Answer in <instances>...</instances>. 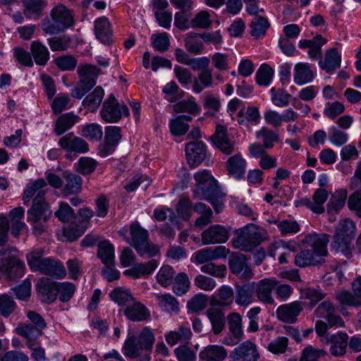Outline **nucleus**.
Masks as SVG:
<instances>
[{"instance_id":"59","label":"nucleus","mask_w":361,"mask_h":361,"mask_svg":"<svg viewBox=\"0 0 361 361\" xmlns=\"http://www.w3.org/2000/svg\"><path fill=\"white\" fill-rule=\"evenodd\" d=\"M76 171L83 176L92 173L96 169L97 162L90 157H81L78 161Z\"/></svg>"},{"instance_id":"31","label":"nucleus","mask_w":361,"mask_h":361,"mask_svg":"<svg viewBox=\"0 0 361 361\" xmlns=\"http://www.w3.org/2000/svg\"><path fill=\"white\" fill-rule=\"evenodd\" d=\"M24 6V15L28 18H39L47 6L46 0H21Z\"/></svg>"},{"instance_id":"45","label":"nucleus","mask_w":361,"mask_h":361,"mask_svg":"<svg viewBox=\"0 0 361 361\" xmlns=\"http://www.w3.org/2000/svg\"><path fill=\"white\" fill-rule=\"evenodd\" d=\"M202 35L195 32H190L185 39V46L187 51L191 54L197 55L204 50Z\"/></svg>"},{"instance_id":"16","label":"nucleus","mask_w":361,"mask_h":361,"mask_svg":"<svg viewBox=\"0 0 361 361\" xmlns=\"http://www.w3.org/2000/svg\"><path fill=\"white\" fill-rule=\"evenodd\" d=\"M228 267L231 273L245 280L253 277V272L247 259L243 254L233 255L229 259Z\"/></svg>"},{"instance_id":"56","label":"nucleus","mask_w":361,"mask_h":361,"mask_svg":"<svg viewBox=\"0 0 361 361\" xmlns=\"http://www.w3.org/2000/svg\"><path fill=\"white\" fill-rule=\"evenodd\" d=\"M336 300L343 305L361 307V300L349 290H342L335 294Z\"/></svg>"},{"instance_id":"27","label":"nucleus","mask_w":361,"mask_h":361,"mask_svg":"<svg viewBox=\"0 0 361 361\" xmlns=\"http://www.w3.org/2000/svg\"><path fill=\"white\" fill-rule=\"evenodd\" d=\"M94 34L97 39L104 44L112 42V30L109 20L106 17H101L94 21Z\"/></svg>"},{"instance_id":"39","label":"nucleus","mask_w":361,"mask_h":361,"mask_svg":"<svg viewBox=\"0 0 361 361\" xmlns=\"http://www.w3.org/2000/svg\"><path fill=\"white\" fill-rule=\"evenodd\" d=\"M246 161L240 154L231 157L227 161V169L229 174L236 178H241L245 172Z\"/></svg>"},{"instance_id":"37","label":"nucleus","mask_w":361,"mask_h":361,"mask_svg":"<svg viewBox=\"0 0 361 361\" xmlns=\"http://www.w3.org/2000/svg\"><path fill=\"white\" fill-rule=\"evenodd\" d=\"M97 257L104 265H114V245L108 240L99 242L98 244Z\"/></svg>"},{"instance_id":"30","label":"nucleus","mask_w":361,"mask_h":361,"mask_svg":"<svg viewBox=\"0 0 361 361\" xmlns=\"http://www.w3.org/2000/svg\"><path fill=\"white\" fill-rule=\"evenodd\" d=\"M235 359L241 361H256L259 357L255 345L249 341H245L234 350Z\"/></svg>"},{"instance_id":"21","label":"nucleus","mask_w":361,"mask_h":361,"mask_svg":"<svg viewBox=\"0 0 361 361\" xmlns=\"http://www.w3.org/2000/svg\"><path fill=\"white\" fill-rule=\"evenodd\" d=\"M63 185L62 186V194L66 196L78 194L81 192L82 179V178L69 171H64L62 173Z\"/></svg>"},{"instance_id":"41","label":"nucleus","mask_w":361,"mask_h":361,"mask_svg":"<svg viewBox=\"0 0 361 361\" xmlns=\"http://www.w3.org/2000/svg\"><path fill=\"white\" fill-rule=\"evenodd\" d=\"M206 314L210 321L214 334H219L225 326L224 314L217 308H209Z\"/></svg>"},{"instance_id":"22","label":"nucleus","mask_w":361,"mask_h":361,"mask_svg":"<svg viewBox=\"0 0 361 361\" xmlns=\"http://www.w3.org/2000/svg\"><path fill=\"white\" fill-rule=\"evenodd\" d=\"M211 140L223 153L230 154L233 152V143L228 138L227 130L225 126L217 125Z\"/></svg>"},{"instance_id":"38","label":"nucleus","mask_w":361,"mask_h":361,"mask_svg":"<svg viewBox=\"0 0 361 361\" xmlns=\"http://www.w3.org/2000/svg\"><path fill=\"white\" fill-rule=\"evenodd\" d=\"M111 299L124 309L128 307L135 299L131 292L126 288L117 287L109 294Z\"/></svg>"},{"instance_id":"23","label":"nucleus","mask_w":361,"mask_h":361,"mask_svg":"<svg viewBox=\"0 0 361 361\" xmlns=\"http://www.w3.org/2000/svg\"><path fill=\"white\" fill-rule=\"evenodd\" d=\"M341 55L336 48H331L325 51L324 59L319 61V67L326 73L331 74L341 67Z\"/></svg>"},{"instance_id":"19","label":"nucleus","mask_w":361,"mask_h":361,"mask_svg":"<svg viewBox=\"0 0 361 361\" xmlns=\"http://www.w3.org/2000/svg\"><path fill=\"white\" fill-rule=\"evenodd\" d=\"M37 293L40 300L46 303H51L57 298V282L49 278L40 279L37 284Z\"/></svg>"},{"instance_id":"13","label":"nucleus","mask_w":361,"mask_h":361,"mask_svg":"<svg viewBox=\"0 0 361 361\" xmlns=\"http://www.w3.org/2000/svg\"><path fill=\"white\" fill-rule=\"evenodd\" d=\"M314 314L317 317L326 320L329 327H343L345 325L343 319L336 314V308L329 301L322 302L315 310Z\"/></svg>"},{"instance_id":"49","label":"nucleus","mask_w":361,"mask_h":361,"mask_svg":"<svg viewBox=\"0 0 361 361\" xmlns=\"http://www.w3.org/2000/svg\"><path fill=\"white\" fill-rule=\"evenodd\" d=\"M269 23L266 18L255 16L250 24V33L255 38H259L260 37L265 35L267 30L269 28Z\"/></svg>"},{"instance_id":"52","label":"nucleus","mask_w":361,"mask_h":361,"mask_svg":"<svg viewBox=\"0 0 361 361\" xmlns=\"http://www.w3.org/2000/svg\"><path fill=\"white\" fill-rule=\"evenodd\" d=\"M173 284V293L180 296L185 294L189 290L190 281L185 273L180 272L174 277Z\"/></svg>"},{"instance_id":"63","label":"nucleus","mask_w":361,"mask_h":361,"mask_svg":"<svg viewBox=\"0 0 361 361\" xmlns=\"http://www.w3.org/2000/svg\"><path fill=\"white\" fill-rule=\"evenodd\" d=\"M327 355L326 351L311 345L305 348L299 361H319L318 359Z\"/></svg>"},{"instance_id":"51","label":"nucleus","mask_w":361,"mask_h":361,"mask_svg":"<svg viewBox=\"0 0 361 361\" xmlns=\"http://www.w3.org/2000/svg\"><path fill=\"white\" fill-rule=\"evenodd\" d=\"M256 137L258 139H262V145L266 149L272 148L274 143L279 141V135L277 133L267 127H262L258 130L256 133Z\"/></svg>"},{"instance_id":"58","label":"nucleus","mask_w":361,"mask_h":361,"mask_svg":"<svg viewBox=\"0 0 361 361\" xmlns=\"http://www.w3.org/2000/svg\"><path fill=\"white\" fill-rule=\"evenodd\" d=\"M54 63L62 71H71L77 66L78 61L73 56L62 55L54 59Z\"/></svg>"},{"instance_id":"33","label":"nucleus","mask_w":361,"mask_h":361,"mask_svg":"<svg viewBox=\"0 0 361 361\" xmlns=\"http://www.w3.org/2000/svg\"><path fill=\"white\" fill-rule=\"evenodd\" d=\"M314 73L307 63H298L294 68V82L298 85H304L311 82Z\"/></svg>"},{"instance_id":"2","label":"nucleus","mask_w":361,"mask_h":361,"mask_svg":"<svg viewBox=\"0 0 361 361\" xmlns=\"http://www.w3.org/2000/svg\"><path fill=\"white\" fill-rule=\"evenodd\" d=\"M74 23L73 16L71 10L63 4L54 6L41 22L42 30L48 35H55L63 32Z\"/></svg>"},{"instance_id":"40","label":"nucleus","mask_w":361,"mask_h":361,"mask_svg":"<svg viewBox=\"0 0 361 361\" xmlns=\"http://www.w3.org/2000/svg\"><path fill=\"white\" fill-rule=\"evenodd\" d=\"M323 261L310 250H302L295 257V264L299 267L314 266Z\"/></svg>"},{"instance_id":"25","label":"nucleus","mask_w":361,"mask_h":361,"mask_svg":"<svg viewBox=\"0 0 361 361\" xmlns=\"http://www.w3.org/2000/svg\"><path fill=\"white\" fill-rule=\"evenodd\" d=\"M15 331L18 335L25 338L27 347L39 344L38 339L43 334V330L28 324H20Z\"/></svg>"},{"instance_id":"28","label":"nucleus","mask_w":361,"mask_h":361,"mask_svg":"<svg viewBox=\"0 0 361 361\" xmlns=\"http://www.w3.org/2000/svg\"><path fill=\"white\" fill-rule=\"evenodd\" d=\"M80 120L79 116L73 112L63 114L59 116L54 123V132L56 135H62L70 130Z\"/></svg>"},{"instance_id":"10","label":"nucleus","mask_w":361,"mask_h":361,"mask_svg":"<svg viewBox=\"0 0 361 361\" xmlns=\"http://www.w3.org/2000/svg\"><path fill=\"white\" fill-rule=\"evenodd\" d=\"M329 235L324 233H311L307 234L302 240V245L305 247H311L312 252L320 259L328 255L327 245Z\"/></svg>"},{"instance_id":"18","label":"nucleus","mask_w":361,"mask_h":361,"mask_svg":"<svg viewBox=\"0 0 361 361\" xmlns=\"http://www.w3.org/2000/svg\"><path fill=\"white\" fill-rule=\"evenodd\" d=\"M202 243L203 245L223 243L227 241L229 237L228 231L222 226L216 224L209 226L202 233Z\"/></svg>"},{"instance_id":"6","label":"nucleus","mask_w":361,"mask_h":361,"mask_svg":"<svg viewBox=\"0 0 361 361\" xmlns=\"http://www.w3.org/2000/svg\"><path fill=\"white\" fill-rule=\"evenodd\" d=\"M44 191H39L33 200L32 207L27 211V221L33 224V231L37 235L44 231V223L51 214L48 204L44 201Z\"/></svg>"},{"instance_id":"46","label":"nucleus","mask_w":361,"mask_h":361,"mask_svg":"<svg viewBox=\"0 0 361 361\" xmlns=\"http://www.w3.org/2000/svg\"><path fill=\"white\" fill-rule=\"evenodd\" d=\"M352 241L353 240L349 238L334 234L331 243V247L335 252H341L344 256L349 257L351 255Z\"/></svg>"},{"instance_id":"50","label":"nucleus","mask_w":361,"mask_h":361,"mask_svg":"<svg viewBox=\"0 0 361 361\" xmlns=\"http://www.w3.org/2000/svg\"><path fill=\"white\" fill-rule=\"evenodd\" d=\"M355 224L350 219H345L337 225L335 234L353 240L355 234Z\"/></svg>"},{"instance_id":"15","label":"nucleus","mask_w":361,"mask_h":361,"mask_svg":"<svg viewBox=\"0 0 361 361\" xmlns=\"http://www.w3.org/2000/svg\"><path fill=\"white\" fill-rule=\"evenodd\" d=\"M60 147L68 152L83 154L89 151V145L82 137L75 136L73 133L63 135L58 142Z\"/></svg>"},{"instance_id":"60","label":"nucleus","mask_w":361,"mask_h":361,"mask_svg":"<svg viewBox=\"0 0 361 361\" xmlns=\"http://www.w3.org/2000/svg\"><path fill=\"white\" fill-rule=\"evenodd\" d=\"M82 135L90 140H100L103 133L102 127L97 123H90L84 126L81 130Z\"/></svg>"},{"instance_id":"36","label":"nucleus","mask_w":361,"mask_h":361,"mask_svg":"<svg viewBox=\"0 0 361 361\" xmlns=\"http://www.w3.org/2000/svg\"><path fill=\"white\" fill-rule=\"evenodd\" d=\"M30 51L35 63L39 66H45L49 60V51L39 40L31 43Z\"/></svg>"},{"instance_id":"26","label":"nucleus","mask_w":361,"mask_h":361,"mask_svg":"<svg viewBox=\"0 0 361 361\" xmlns=\"http://www.w3.org/2000/svg\"><path fill=\"white\" fill-rule=\"evenodd\" d=\"M158 265L157 260L152 259L146 263L135 264L133 267L125 270L123 274L133 279H140L152 274Z\"/></svg>"},{"instance_id":"5","label":"nucleus","mask_w":361,"mask_h":361,"mask_svg":"<svg viewBox=\"0 0 361 361\" xmlns=\"http://www.w3.org/2000/svg\"><path fill=\"white\" fill-rule=\"evenodd\" d=\"M27 260L33 271H39L56 279H63L66 276V270L61 263L50 258H43L40 252H30L27 255Z\"/></svg>"},{"instance_id":"7","label":"nucleus","mask_w":361,"mask_h":361,"mask_svg":"<svg viewBox=\"0 0 361 361\" xmlns=\"http://www.w3.org/2000/svg\"><path fill=\"white\" fill-rule=\"evenodd\" d=\"M77 72L79 80L72 90L71 95L75 99H80L95 85L99 70L90 64L80 65Z\"/></svg>"},{"instance_id":"43","label":"nucleus","mask_w":361,"mask_h":361,"mask_svg":"<svg viewBox=\"0 0 361 361\" xmlns=\"http://www.w3.org/2000/svg\"><path fill=\"white\" fill-rule=\"evenodd\" d=\"M104 95V91L101 86H97L95 89L87 94L82 100V105L87 106L90 111H95L99 106Z\"/></svg>"},{"instance_id":"9","label":"nucleus","mask_w":361,"mask_h":361,"mask_svg":"<svg viewBox=\"0 0 361 361\" xmlns=\"http://www.w3.org/2000/svg\"><path fill=\"white\" fill-rule=\"evenodd\" d=\"M128 109L126 105H120L116 97L111 94L104 102L100 111L102 118L108 123H116L123 116H128Z\"/></svg>"},{"instance_id":"29","label":"nucleus","mask_w":361,"mask_h":361,"mask_svg":"<svg viewBox=\"0 0 361 361\" xmlns=\"http://www.w3.org/2000/svg\"><path fill=\"white\" fill-rule=\"evenodd\" d=\"M227 355V350L219 345H209L199 353L202 361H224Z\"/></svg>"},{"instance_id":"42","label":"nucleus","mask_w":361,"mask_h":361,"mask_svg":"<svg viewBox=\"0 0 361 361\" xmlns=\"http://www.w3.org/2000/svg\"><path fill=\"white\" fill-rule=\"evenodd\" d=\"M192 119L190 116L181 115L171 120L169 127L171 134L176 136L185 134L189 129L187 122H190Z\"/></svg>"},{"instance_id":"61","label":"nucleus","mask_w":361,"mask_h":361,"mask_svg":"<svg viewBox=\"0 0 361 361\" xmlns=\"http://www.w3.org/2000/svg\"><path fill=\"white\" fill-rule=\"evenodd\" d=\"M192 202L186 196L180 197L176 207V212L179 217L187 221L192 215Z\"/></svg>"},{"instance_id":"48","label":"nucleus","mask_w":361,"mask_h":361,"mask_svg":"<svg viewBox=\"0 0 361 361\" xmlns=\"http://www.w3.org/2000/svg\"><path fill=\"white\" fill-rule=\"evenodd\" d=\"M176 272L169 265H164L157 274V283L164 288H167L173 283Z\"/></svg>"},{"instance_id":"34","label":"nucleus","mask_w":361,"mask_h":361,"mask_svg":"<svg viewBox=\"0 0 361 361\" xmlns=\"http://www.w3.org/2000/svg\"><path fill=\"white\" fill-rule=\"evenodd\" d=\"M237 118L238 123L241 126L257 125L260 120L259 109L256 106H249L245 110L241 109L238 113Z\"/></svg>"},{"instance_id":"20","label":"nucleus","mask_w":361,"mask_h":361,"mask_svg":"<svg viewBox=\"0 0 361 361\" xmlns=\"http://www.w3.org/2000/svg\"><path fill=\"white\" fill-rule=\"evenodd\" d=\"M302 310V303L295 301L279 306L276 310V315L279 320L293 324L296 322L298 316Z\"/></svg>"},{"instance_id":"11","label":"nucleus","mask_w":361,"mask_h":361,"mask_svg":"<svg viewBox=\"0 0 361 361\" xmlns=\"http://www.w3.org/2000/svg\"><path fill=\"white\" fill-rule=\"evenodd\" d=\"M126 319L133 322H148L151 319L150 310L141 302L135 299L128 307L121 309Z\"/></svg>"},{"instance_id":"57","label":"nucleus","mask_w":361,"mask_h":361,"mask_svg":"<svg viewBox=\"0 0 361 361\" xmlns=\"http://www.w3.org/2000/svg\"><path fill=\"white\" fill-rule=\"evenodd\" d=\"M274 75V70L267 63L262 64L256 73V82L261 86H267Z\"/></svg>"},{"instance_id":"3","label":"nucleus","mask_w":361,"mask_h":361,"mask_svg":"<svg viewBox=\"0 0 361 361\" xmlns=\"http://www.w3.org/2000/svg\"><path fill=\"white\" fill-rule=\"evenodd\" d=\"M238 236L232 240L234 247L248 252L262 243L266 239L263 228L250 224L237 231Z\"/></svg>"},{"instance_id":"12","label":"nucleus","mask_w":361,"mask_h":361,"mask_svg":"<svg viewBox=\"0 0 361 361\" xmlns=\"http://www.w3.org/2000/svg\"><path fill=\"white\" fill-rule=\"evenodd\" d=\"M278 283L279 281L274 278L259 280L255 286V293L258 300L266 305H273L275 300L272 292Z\"/></svg>"},{"instance_id":"54","label":"nucleus","mask_w":361,"mask_h":361,"mask_svg":"<svg viewBox=\"0 0 361 361\" xmlns=\"http://www.w3.org/2000/svg\"><path fill=\"white\" fill-rule=\"evenodd\" d=\"M157 299L158 300L159 305L165 311L169 312H177L178 311V302L172 295L169 293L157 295Z\"/></svg>"},{"instance_id":"1","label":"nucleus","mask_w":361,"mask_h":361,"mask_svg":"<svg viewBox=\"0 0 361 361\" xmlns=\"http://www.w3.org/2000/svg\"><path fill=\"white\" fill-rule=\"evenodd\" d=\"M129 232L130 237L126 238V242L134 247L139 256L150 258L159 253V246L150 241L148 231L138 222L135 221L130 225Z\"/></svg>"},{"instance_id":"24","label":"nucleus","mask_w":361,"mask_h":361,"mask_svg":"<svg viewBox=\"0 0 361 361\" xmlns=\"http://www.w3.org/2000/svg\"><path fill=\"white\" fill-rule=\"evenodd\" d=\"M348 336L343 332L329 335L326 342L330 344V352L333 356L341 357L345 354Z\"/></svg>"},{"instance_id":"47","label":"nucleus","mask_w":361,"mask_h":361,"mask_svg":"<svg viewBox=\"0 0 361 361\" xmlns=\"http://www.w3.org/2000/svg\"><path fill=\"white\" fill-rule=\"evenodd\" d=\"M271 100L272 103L277 107H286L290 104L292 98L291 94L288 93L284 89L272 87L270 90Z\"/></svg>"},{"instance_id":"14","label":"nucleus","mask_w":361,"mask_h":361,"mask_svg":"<svg viewBox=\"0 0 361 361\" xmlns=\"http://www.w3.org/2000/svg\"><path fill=\"white\" fill-rule=\"evenodd\" d=\"M185 156L191 168L198 166L206 158V146L200 140L190 142L185 145Z\"/></svg>"},{"instance_id":"62","label":"nucleus","mask_w":361,"mask_h":361,"mask_svg":"<svg viewBox=\"0 0 361 361\" xmlns=\"http://www.w3.org/2000/svg\"><path fill=\"white\" fill-rule=\"evenodd\" d=\"M153 47L159 52L167 51L170 46V40L166 32L154 34L151 37Z\"/></svg>"},{"instance_id":"35","label":"nucleus","mask_w":361,"mask_h":361,"mask_svg":"<svg viewBox=\"0 0 361 361\" xmlns=\"http://www.w3.org/2000/svg\"><path fill=\"white\" fill-rule=\"evenodd\" d=\"M254 283H247L236 288L235 301L240 306H247L254 301Z\"/></svg>"},{"instance_id":"17","label":"nucleus","mask_w":361,"mask_h":361,"mask_svg":"<svg viewBox=\"0 0 361 361\" xmlns=\"http://www.w3.org/2000/svg\"><path fill=\"white\" fill-rule=\"evenodd\" d=\"M228 324L232 336L226 337L223 343L227 345L233 346L236 345L241 339L243 336L242 317L239 313L233 312L228 315Z\"/></svg>"},{"instance_id":"8","label":"nucleus","mask_w":361,"mask_h":361,"mask_svg":"<svg viewBox=\"0 0 361 361\" xmlns=\"http://www.w3.org/2000/svg\"><path fill=\"white\" fill-rule=\"evenodd\" d=\"M194 179L196 184L192 190V197L195 199L208 198L214 192L219 190L216 181L208 170L204 169L197 171L194 174Z\"/></svg>"},{"instance_id":"44","label":"nucleus","mask_w":361,"mask_h":361,"mask_svg":"<svg viewBox=\"0 0 361 361\" xmlns=\"http://www.w3.org/2000/svg\"><path fill=\"white\" fill-rule=\"evenodd\" d=\"M192 336V332L189 327L180 326L178 331H170L166 335V341L170 345L173 346L179 341L188 343Z\"/></svg>"},{"instance_id":"55","label":"nucleus","mask_w":361,"mask_h":361,"mask_svg":"<svg viewBox=\"0 0 361 361\" xmlns=\"http://www.w3.org/2000/svg\"><path fill=\"white\" fill-rule=\"evenodd\" d=\"M47 43L52 51H64L71 45V38L68 35H63L47 39Z\"/></svg>"},{"instance_id":"32","label":"nucleus","mask_w":361,"mask_h":361,"mask_svg":"<svg viewBox=\"0 0 361 361\" xmlns=\"http://www.w3.org/2000/svg\"><path fill=\"white\" fill-rule=\"evenodd\" d=\"M213 83L212 69L204 68L198 73L197 77L193 80L192 90L197 94L200 93L204 89L212 87Z\"/></svg>"},{"instance_id":"64","label":"nucleus","mask_w":361,"mask_h":361,"mask_svg":"<svg viewBox=\"0 0 361 361\" xmlns=\"http://www.w3.org/2000/svg\"><path fill=\"white\" fill-rule=\"evenodd\" d=\"M347 204L348 209L361 218V190H357L350 194Z\"/></svg>"},{"instance_id":"53","label":"nucleus","mask_w":361,"mask_h":361,"mask_svg":"<svg viewBox=\"0 0 361 361\" xmlns=\"http://www.w3.org/2000/svg\"><path fill=\"white\" fill-rule=\"evenodd\" d=\"M173 109L177 113L186 112L190 114H197L201 110L192 97L176 103L173 106Z\"/></svg>"},{"instance_id":"4","label":"nucleus","mask_w":361,"mask_h":361,"mask_svg":"<svg viewBox=\"0 0 361 361\" xmlns=\"http://www.w3.org/2000/svg\"><path fill=\"white\" fill-rule=\"evenodd\" d=\"M18 250L12 246H6L0 250L1 272L8 280L16 281L25 274V265L17 256Z\"/></svg>"}]
</instances>
